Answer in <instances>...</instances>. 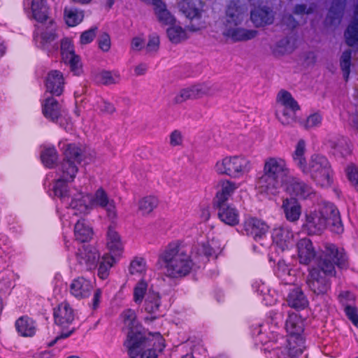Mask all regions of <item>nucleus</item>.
<instances>
[{
  "instance_id": "55",
  "label": "nucleus",
  "mask_w": 358,
  "mask_h": 358,
  "mask_svg": "<svg viewBox=\"0 0 358 358\" xmlns=\"http://www.w3.org/2000/svg\"><path fill=\"white\" fill-rule=\"evenodd\" d=\"M97 76L101 83L105 85L116 83L120 78L119 75L113 76L112 72L109 71H101Z\"/></svg>"
},
{
  "instance_id": "16",
  "label": "nucleus",
  "mask_w": 358,
  "mask_h": 358,
  "mask_svg": "<svg viewBox=\"0 0 358 358\" xmlns=\"http://www.w3.org/2000/svg\"><path fill=\"white\" fill-rule=\"evenodd\" d=\"M213 208L217 210L218 219L230 227L238 224L240 214L234 204L229 202L213 203Z\"/></svg>"
},
{
  "instance_id": "54",
  "label": "nucleus",
  "mask_w": 358,
  "mask_h": 358,
  "mask_svg": "<svg viewBox=\"0 0 358 358\" xmlns=\"http://www.w3.org/2000/svg\"><path fill=\"white\" fill-rule=\"evenodd\" d=\"M129 269L131 275L144 273L146 269L145 260L142 257H136L131 262Z\"/></svg>"
},
{
  "instance_id": "29",
  "label": "nucleus",
  "mask_w": 358,
  "mask_h": 358,
  "mask_svg": "<svg viewBox=\"0 0 358 358\" xmlns=\"http://www.w3.org/2000/svg\"><path fill=\"white\" fill-rule=\"evenodd\" d=\"M15 327L18 334L22 337H32L36 332V322L28 315H22L16 320Z\"/></svg>"
},
{
  "instance_id": "27",
  "label": "nucleus",
  "mask_w": 358,
  "mask_h": 358,
  "mask_svg": "<svg viewBox=\"0 0 358 358\" xmlns=\"http://www.w3.org/2000/svg\"><path fill=\"white\" fill-rule=\"evenodd\" d=\"M92 288L93 286L90 280L83 277H78L71 282L69 290L71 294L75 298L82 299L90 295Z\"/></svg>"
},
{
  "instance_id": "46",
  "label": "nucleus",
  "mask_w": 358,
  "mask_h": 358,
  "mask_svg": "<svg viewBox=\"0 0 358 358\" xmlns=\"http://www.w3.org/2000/svg\"><path fill=\"white\" fill-rule=\"evenodd\" d=\"M159 201L156 196H145L139 201L138 208L143 215H148L158 206Z\"/></svg>"
},
{
  "instance_id": "45",
  "label": "nucleus",
  "mask_w": 358,
  "mask_h": 358,
  "mask_svg": "<svg viewBox=\"0 0 358 358\" xmlns=\"http://www.w3.org/2000/svg\"><path fill=\"white\" fill-rule=\"evenodd\" d=\"M115 258L113 256L105 255L102 257V259L98 266L97 275L101 280L106 279L110 273V269L115 263Z\"/></svg>"
},
{
  "instance_id": "30",
  "label": "nucleus",
  "mask_w": 358,
  "mask_h": 358,
  "mask_svg": "<svg viewBox=\"0 0 358 358\" xmlns=\"http://www.w3.org/2000/svg\"><path fill=\"white\" fill-rule=\"evenodd\" d=\"M63 149L64 158L60 166H63L65 162H67L71 166L75 167L78 171V169L76 163L80 164L82 161L83 151L80 147L76 143H68L64 146Z\"/></svg>"
},
{
  "instance_id": "52",
  "label": "nucleus",
  "mask_w": 358,
  "mask_h": 358,
  "mask_svg": "<svg viewBox=\"0 0 358 358\" xmlns=\"http://www.w3.org/2000/svg\"><path fill=\"white\" fill-rule=\"evenodd\" d=\"M64 62L69 66L73 75L80 76L83 73V66L79 55H76L71 57L68 59L64 60Z\"/></svg>"
},
{
  "instance_id": "24",
  "label": "nucleus",
  "mask_w": 358,
  "mask_h": 358,
  "mask_svg": "<svg viewBox=\"0 0 358 358\" xmlns=\"http://www.w3.org/2000/svg\"><path fill=\"white\" fill-rule=\"evenodd\" d=\"M41 110L43 115L53 123L57 122L62 115L61 106L53 96L47 97L41 102Z\"/></svg>"
},
{
  "instance_id": "36",
  "label": "nucleus",
  "mask_w": 358,
  "mask_h": 358,
  "mask_svg": "<svg viewBox=\"0 0 358 358\" xmlns=\"http://www.w3.org/2000/svg\"><path fill=\"white\" fill-rule=\"evenodd\" d=\"M354 14L355 18L348 26L344 34L345 43L350 47L358 43V3L355 7Z\"/></svg>"
},
{
  "instance_id": "43",
  "label": "nucleus",
  "mask_w": 358,
  "mask_h": 358,
  "mask_svg": "<svg viewBox=\"0 0 358 358\" xmlns=\"http://www.w3.org/2000/svg\"><path fill=\"white\" fill-rule=\"evenodd\" d=\"M43 164L48 169H52L57 164L58 153L54 146L45 148L41 153Z\"/></svg>"
},
{
  "instance_id": "25",
  "label": "nucleus",
  "mask_w": 358,
  "mask_h": 358,
  "mask_svg": "<svg viewBox=\"0 0 358 358\" xmlns=\"http://www.w3.org/2000/svg\"><path fill=\"white\" fill-rule=\"evenodd\" d=\"M250 20L256 27L271 24L274 21V15L268 7H255L250 11Z\"/></svg>"
},
{
  "instance_id": "56",
  "label": "nucleus",
  "mask_w": 358,
  "mask_h": 358,
  "mask_svg": "<svg viewBox=\"0 0 358 358\" xmlns=\"http://www.w3.org/2000/svg\"><path fill=\"white\" fill-rule=\"evenodd\" d=\"M98 28L93 27L83 31L80 36V43L83 45L89 44L94 39Z\"/></svg>"
},
{
  "instance_id": "28",
  "label": "nucleus",
  "mask_w": 358,
  "mask_h": 358,
  "mask_svg": "<svg viewBox=\"0 0 358 358\" xmlns=\"http://www.w3.org/2000/svg\"><path fill=\"white\" fill-rule=\"evenodd\" d=\"M282 209L287 221L295 222L299 220L301 215V206L296 199L286 198L283 199Z\"/></svg>"
},
{
  "instance_id": "47",
  "label": "nucleus",
  "mask_w": 358,
  "mask_h": 358,
  "mask_svg": "<svg viewBox=\"0 0 358 358\" xmlns=\"http://www.w3.org/2000/svg\"><path fill=\"white\" fill-rule=\"evenodd\" d=\"M70 208L76 210L75 215L78 213H85L88 210V206L86 203L85 196L83 193L76 194L71 199L69 203Z\"/></svg>"
},
{
  "instance_id": "2",
  "label": "nucleus",
  "mask_w": 358,
  "mask_h": 358,
  "mask_svg": "<svg viewBox=\"0 0 358 358\" xmlns=\"http://www.w3.org/2000/svg\"><path fill=\"white\" fill-rule=\"evenodd\" d=\"M328 221L331 222L332 231L338 234L343 232L339 210L332 203H325L319 210L306 214L302 230L310 236L319 235L326 228Z\"/></svg>"
},
{
  "instance_id": "49",
  "label": "nucleus",
  "mask_w": 358,
  "mask_h": 358,
  "mask_svg": "<svg viewBox=\"0 0 358 358\" xmlns=\"http://www.w3.org/2000/svg\"><path fill=\"white\" fill-rule=\"evenodd\" d=\"M293 50L294 47L291 45L289 38L288 37H285L276 43L272 51L275 56H280L290 53Z\"/></svg>"
},
{
  "instance_id": "14",
  "label": "nucleus",
  "mask_w": 358,
  "mask_h": 358,
  "mask_svg": "<svg viewBox=\"0 0 358 358\" xmlns=\"http://www.w3.org/2000/svg\"><path fill=\"white\" fill-rule=\"evenodd\" d=\"M285 329L288 334L287 341L305 345L303 336L304 324L302 319L296 313L289 314L285 322Z\"/></svg>"
},
{
  "instance_id": "26",
  "label": "nucleus",
  "mask_w": 358,
  "mask_h": 358,
  "mask_svg": "<svg viewBox=\"0 0 358 358\" xmlns=\"http://www.w3.org/2000/svg\"><path fill=\"white\" fill-rule=\"evenodd\" d=\"M272 239L282 251L288 250L293 243L294 234L288 227H279L273 229Z\"/></svg>"
},
{
  "instance_id": "38",
  "label": "nucleus",
  "mask_w": 358,
  "mask_h": 358,
  "mask_svg": "<svg viewBox=\"0 0 358 358\" xmlns=\"http://www.w3.org/2000/svg\"><path fill=\"white\" fill-rule=\"evenodd\" d=\"M31 11L33 17L38 22L43 23L48 18V7L45 0H32Z\"/></svg>"
},
{
  "instance_id": "35",
  "label": "nucleus",
  "mask_w": 358,
  "mask_h": 358,
  "mask_svg": "<svg viewBox=\"0 0 358 358\" xmlns=\"http://www.w3.org/2000/svg\"><path fill=\"white\" fill-rule=\"evenodd\" d=\"M306 142L303 139H300L297 142L295 150L292 153V159L294 164L301 171L306 173L307 170V162L305 157Z\"/></svg>"
},
{
  "instance_id": "61",
  "label": "nucleus",
  "mask_w": 358,
  "mask_h": 358,
  "mask_svg": "<svg viewBox=\"0 0 358 358\" xmlns=\"http://www.w3.org/2000/svg\"><path fill=\"white\" fill-rule=\"evenodd\" d=\"M74 331H75V328H72L71 330H68V331L62 330L60 334L59 335H57L55 338V339H53L52 341H51L50 343H48V346L52 347L55 344H56L59 340L65 339V338H69L74 333Z\"/></svg>"
},
{
  "instance_id": "31",
  "label": "nucleus",
  "mask_w": 358,
  "mask_h": 358,
  "mask_svg": "<svg viewBox=\"0 0 358 358\" xmlns=\"http://www.w3.org/2000/svg\"><path fill=\"white\" fill-rule=\"evenodd\" d=\"M161 306V297L159 293L152 292L149 293L145 299L144 308L145 312L150 314V317H146L145 320L153 321L159 318L161 315L159 314V308Z\"/></svg>"
},
{
  "instance_id": "44",
  "label": "nucleus",
  "mask_w": 358,
  "mask_h": 358,
  "mask_svg": "<svg viewBox=\"0 0 358 358\" xmlns=\"http://www.w3.org/2000/svg\"><path fill=\"white\" fill-rule=\"evenodd\" d=\"M166 33L169 39L176 44L180 43L188 38L186 31L182 27L177 26L175 24L170 25L166 30Z\"/></svg>"
},
{
  "instance_id": "7",
  "label": "nucleus",
  "mask_w": 358,
  "mask_h": 358,
  "mask_svg": "<svg viewBox=\"0 0 358 358\" xmlns=\"http://www.w3.org/2000/svg\"><path fill=\"white\" fill-rule=\"evenodd\" d=\"M306 175H310L311 179L318 185L329 187L333 184L334 171L328 159L322 155L314 154L310 157Z\"/></svg>"
},
{
  "instance_id": "10",
  "label": "nucleus",
  "mask_w": 358,
  "mask_h": 358,
  "mask_svg": "<svg viewBox=\"0 0 358 358\" xmlns=\"http://www.w3.org/2000/svg\"><path fill=\"white\" fill-rule=\"evenodd\" d=\"M178 6L180 10L189 20V24L187 26L189 31H197L206 27L200 0H181Z\"/></svg>"
},
{
  "instance_id": "58",
  "label": "nucleus",
  "mask_w": 358,
  "mask_h": 358,
  "mask_svg": "<svg viewBox=\"0 0 358 358\" xmlns=\"http://www.w3.org/2000/svg\"><path fill=\"white\" fill-rule=\"evenodd\" d=\"M348 180L358 191V168L354 164L349 165L346 169Z\"/></svg>"
},
{
  "instance_id": "11",
  "label": "nucleus",
  "mask_w": 358,
  "mask_h": 358,
  "mask_svg": "<svg viewBox=\"0 0 358 358\" xmlns=\"http://www.w3.org/2000/svg\"><path fill=\"white\" fill-rule=\"evenodd\" d=\"M285 190L291 196L298 200H307L315 194L313 187L303 180L296 177H290L285 182Z\"/></svg>"
},
{
  "instance_id": "19",
  "label": "nucleus",
  "mask_w": 358,
  "mask_h": 358,
  "mask_svg": "<svg viewBox=\"0 0 358 358\" xmlns=\"http://www.w3.org/2000/svg\"><path fill=\"white\" fill-rule=\"evenodd\" d=\"M243 230L247 236L258 241L262 239L268 232V226L261 219L249 217L243 221Z\"/></svg>"
},
{
  "instance_id": "5",
  "label": "nucleus",
  "mask_w": 358,
  "mask_h": 358,
  "mask_svg": "<svg viewBox=\"0 0 358 358\" xmlns=\"http://www.w3.org/2000/svg\"><path fill=\"white\" fill-rule=\"evenodd\" d=\"M244 12L245 9L241 5L240 0H231L227 5L223 35L234 42L249 41L257 35L256 30L239 27L244 20Z\"/></svg>"
},
{
  "instance_id": "51",
  "label": "nucleus",
  "mask_w": 358,
  "mask_h": 358,
  "mask_svg": "<svg viewBox=\"0 0 358 358\" xmlns=\"http://www.w3.org/2000/svg\"><path fill=\"white\" fill-rule=\"evenodd\" d=\"M148 289V283L142 279L138 282L134 289V301L137 304H141L143 300L146 291Z\"/></svg>"
},
{
  "instance_id": "42",
  "label": "nucleus",
  "mask_w": 358,
  "mask_h": 358,
  "mask_svg": "<svg viewBox=\"0 0 358 358\" xmlns=\"http://www.w3.org/2000/svg\"><path fill=\"white\" fill-rule=\"evenodd\" d=\"M344 8V0H334L332 1L327 15V18L329 19V22L331 24H335L336 20L340 22L343 14Z\"/></svg>"
},
{
  "instance_id": "41",
  "label": "nucleus",
  "mask_w": 358,
  "mask_h": 358,
  "mask_svg": "<svg viewBox=\"0 0 358 358\" xmlns=\"http://www.w3.org/2000/svg\"><path fill=\"white\" fill-rule=\"evenodd\" d=\"M155 6V13L158 20L164 25H173L176 23V18L166 9V5L161 0V3L153 5Z\"/></svg>"
},
{
  "instance_id": "12",
  "label": "nucleus",
  "mask_w": 358,
  "mask_h": 358,
  "mask_svg": "<svg viewBox=\"0 0 358 358\" xmlns=\"http://www.w3.org/2000/svg\"><path fill=\"white\" fill-rule=\"evenodd\" d=\"M61 176L59 178L55 181L52 190L55 196L64 199L69 196L68 182L73 181L77 174V169L65 162L60 167Z\"/></svg>"
},
{
  "instance_id": "57",
  "label": "nucleus",
  "mask_w": 358,
  "mask_h": 358,
  "mask_svg": "<svg viewBox=\"0 0 358 358\" xmlns=\"http://www.w3.org/2000/svg\"><path fill=\"white\" fill-rule=\"evenodd\" d=\"M344 312L349 320L358 328V310L354 306L347 305L345 306Z\"/></svg>"
},
{
  "instance_id": "40",
  "label": "nucleus",
  "mask_w": 358,
  "mask_h": 358,
  "mask_svg": "<svg viewBox=\"0 0 358 358\" xmlns=\"http://www.w3.org/2000/svg\"><path fill=\"white\" fill-rule=\"evenodd\" d=\"M64 17L69 27H75L83 21L84 13L76 7H65Z\"/></svg>"
},
{
  "instance_id": "39",
  "label": "nucleus",
  "mask_w": 358,
  "mask_h": 358,
  "mask_svg": "<svg viewBox=\"0 0 358 358\" xmlns=\"http://www.w3.org/2000/svg\"><path fill=\"white\" fill-rule=\"evenodd\" d=\"M107 246L110 252L119 255L122 250V244L118 233L110 226L107 231Z\"/></svg>"
},
{
  "instance_id": "9",
  "label": "nucleus",
  "mask_w": 358,
  "mask_h": 358,
  "mask_svg": "<svg viewBox=\"0 0 358 358\" xmlns=\"http://www.w3.org/2000/svg\"><path fill=\"white\" fill-rule=\"evenodd\" d=\"M276 99L283 106L282 110H277L275 112L278 120L283 125H289L294 122L296 119V112L300 110V106L291 93L281 90L278 93Z\"/></svg>"
},
{
  "instance_id": "23",
  "label": "nucleus",
  "mask_w": 358,
  "mask_h": 358,
  "mask_svg": "<svg viewBox=\"0 0 358 358\" xmlns=\"http://www.w3.org/2000/svg\"><path fill=\"white\" fill-rule=\"evenodd\" d=\"M210 87L206 84H198L180 90L176 96L175 102L180 103L187 99H194L209 94Z\"/></svg>"
},
{
  "instance_id": "34",
  "label": "nucleus",
  "mask_w": 358,
  "mask_h": 358,
  "mask_svg": "<svg viewBox=\"0 0 358 358\" xmlns=\"http://www.w3.org/2000/svg\"><path fill=\"white\" fill-rule=\"evenodd\" d=\"M74 236L76 240L80 243L88 242L93 236L92 228L87 224L85 220H78L74 227Z\"/></svg>"
},
{
  "instance_id": "48",
  "label": "nucleus",
  "mask_w": 358,
  "mask_h": 358,
  "mask_svg": "<svg viewBox=\"0 0 358 358\" xmlns=\"http://www.w3.org/2000/svg\"><path fill=\"white\" fill-rule=\"evenodd\" d=\"M351 59L352 50L348 49L343 52L340 59V66L345 82H348L350 73Z\"/></svg>"
},
{
  "instance_id": "18",
  "label": "nucleus",
  "mask_w": 358,
  "mask_h": 358,
  "mask_svg": "<svg viewBox=\"0 0 358 358\" xmlns=\"http://www.w3.org/2000/svg\"><path fill=\"white\" fill-rule=\"evenodd\" d=\"M53 317L55 323L66 331L65 329L74 321L75 312L68 302L63 301L54 308Z\"/></svg>"
},
{
  "instance_id": "20",
  "label": "nucleus",
  "mask_w": 358,
  "mask_h": 358,
  "mask_svg": "<svg viewBox=\"0 0 358 358\" xmlns=\"http://www.w3.org/2000/svg\"><path fill=\"white\" fill-rule=\"evenodd\" d=\"M65 80L63 73L58 70L50 71L45 80L46 92H49L51 96H61L64 90Z\"/></svg>"
},
{
  "instance_id": "6",
  "label": "nucleus",
  "mask_w": 358,
  "mask_h": 358,
  "mask_svg": "<svg viewBox=\"0 0 358 358\" xmlns=\"http://www.w3.org/2000/svg\"><path fill=\"white\" fill-rule=\"evenodd\" d=\"M335 265L340 268H347L349 266L348 255L344 248H338L333 243H327L318 261L317 267L315 268L330 278L336 276Z\"/></svg>"
},
{
  "instance_id": "50",
  "label": "nucleus",
  "mask_w": 358,
  "mask_h": 358,
  "mask_svg": "<svg viewBox=\"0 0 358 358\" xmlns=\"http://www.w3.org/2000/svg\"><path fill=\"white\" fill-rule=\"evenodd\" d=\"M60 52L63 61L76 55L72 39L64 38L61 40Z\"/></svg>"
},
{
  "instance_id": "4",
  "label": "nucleus",
  "mask_w": 358,
  "mask_h": 358,
  "mask_svg": "<svg viewBox=\"0 0 358 358\" xmlns=\"http://www.w3.org/2000/svg\"><path fill=\"white\" fill-rule=\"evenodd\" d=\"M288 169L285 159L280 157H268L265 159L263 173L256 180V186L262 192L275 195L278 192L287 176Z\"/></svg>"
},
{
  "instance_id": "33",
  "label": "nucleus",
  "mask_w": 358,
  "mask_h": 358,
  "mask_svg": "<svg viewBox=\"0 0 358 358\" xmlns=\"http://www.w3.org/2000/svg\"><path fill=\"white\" fill-rule=\"evenodd\" d=\"M305 349V345L294 342L293 343L287 341L284 347L278 349V358H295L300 356Z\"/></svg>"
},
{
  "instance_id": "8",
  "label": "nucleus",
  "mask_w": 358,
  "mask_h": 358,
  "mask_svg": "<svg viewBox=\"0 0 358 358\" xmlns=\"http://www.w3.org/2000/svg\"><path fill=\"white\" fill-rule=\"evenodd\" d=\"M250 161L243 155L226 156L218 160L215 170L219 175H224L231 178H241L251 170Z\"/></svg>"
},
{
  "instance_id": "37",
  "label": "nucleus",
  "mask_w": 358,
  "mask_h": 358,
  "mask_svg": "<svg viewBox=\"0 0 358 358\" xmlns=\"http://www.w3.org/2000/svg\"><path fill=\"white\" fill-rule=\"evenodd\" d=\"M288 305L296 310H303L308 304L306 296L301 289H294L288 294Z\"/></svg>"
},
{
  "instance_id": "63",
  "label": "nucleus",
  "mask_w": 358,
  "mask_h": 358,
  "mask_svg": "<svg viewBox=\"0 0 358 358\" xmlns=\"http://www.w3.org/2000/svg\"><path fill=\"white\" fill-rule=\"evenodd\" d=\"M159 38L157 35L150 36L147 44V50L148 52L155 51L159 48Z\"/></svg>"
},
{
  "instance_id": "3",
  "label": "nucleus",
  "mask_w": 358,
  "mask_h": 358,
  "mask_svg": "<svg viewBox=\"0 0 358 358\" xmlns=\"http://www.w3.org/2000/svg\"><path fill=\"white\" fill-rule=\"evenodd\" d=\"M159 262L163 264L166 276L173 279L188 275L194 264L191 256L181 249L178 242L168 244L159 255Z\"/></svg>"
},
{
  "instance_id": "13",
  "label": "nucleus",
  "mask_w": 358,
  "mask_h": 358,
  "mask_svg": "<svg viewBox=\"0 0 358 358\" xmlns=\"http://www.w3.org/2000/svg\"><path fill=\"white\" fill-rule=\"evenodd\" d=\"M306 282L309 289L316 295L327 294L331 287L330 278L323 275L321 271L316 268L309 270Z\"/></svg>"
},
{
  "instance_id": "62",
  "label": "nucleus",
  "mask_w": 358,
  "mask_h": 358,
  "mask_svg": "<svg viewBox=\"0 0 358 358\" xmlns=\"http://www.w3.org/2000/svg\"><path fill=\"white\" fill-rule=\"evenodd\" d=\"M41 38L42 45H45L54 41L57 38V34L55 31H44L41 34Z\"/></svg>"
},
{
  "instance_id": "22",
  "label": "nucleus",
  "mask_w": 358,
  "mask_h": 358,
  "mask_svg": "<svg viewBox=\"0 0 358 358\" xmlns=\"http://www.w3.org/2000/svg\"><path fill=\"white\" fill-rule=\"evenodd\" d=\"M238 188L236 182L228 179H222L217 184V189L213 203H227Z\"/></svg>"
},
{
  "instance_id": "53",
  "label": "nucleus",
  "mask_w": 358,
  "mask_h": 358,
  "mask_svg": "<svg viewBox=\"0 0 358 358\" xmlns=\"http://www.w3.org/2000/svg\"><path fill=\"white\" fill-rule=\"evenodd\" d=\"M322 122V116L320 113H314L307 117L306 120L301 122L305 129H310L320 127Z\"/></svg>"
},
{
  "instance_id": "60",
  "label": "nucleus",
  "mask_w": 358,
  "mask_h": 358,
  "mask_svg": "<svg viewBox=\"0 0 358 358\" xmlns=\"http://www.w3.org/2000/svg\"><path fill=\"white\" fill-rule=\"evenodd\" d=\"M316 6L313 3L308 8L305 4H296L294 9V13L296 15H303L313 13Z\"/></svg>"
},
{
  "instance_id": "21",
  "label": "nucleus",
  "mask_w": 358,
  "mask_h": 358,
  "mask_svg": "<svg viewBox=\"0 0 358 358\" xmlns=\"http://www.w3.org/2000/svg\"><path fill=\"white\" fill-rule=\"evenodd\" d=\"M299 262L303 265H309L316 257L317 252L313 242L308 238L299 239L296 243Z\"/></svg>"
},
{
  "instance_id": "15",
  "label": "nucleus",
  "mask_w": 358,
  "mask_h": 358,
  "mask_svg": "<svg viewBox=\"0 0 358 358\" xmlns=\"http://www.w3.org/2000/svg\"><path fill=\"white\" fill-rule=\"evenodd\" d=\"M77 262L86 270L96 268L100 254L96 248L92 245H83L76 253Z\"/></svg>"
},
{
  "instance_id": "32",
  "label": "nucleus",
  "mask_w": 358,
  "mask_h": 358,
  "mask_svg": "<svg viewBox=\"0 0 358 358\" xmlns=\"http://www.w3.org/2000/svg\"><path fill=\"white\" fill-rule=\"evenodd\" d=\"M149 342L144 350L143 357L157 358L156 351L162 352L165 348L164 340L159 333L152 335V339L148 338Z\"/></svg>"
},
{
  "instance_id": "59",
  "label": "nucleus",
  "mask_w": 358,
  "mask_h": 358,
  "mask_svg": "<svg viewBox=\"0 0 358 358\" xmlns=\"http://www.w3.org/2000/svg\"><path fill=\"white\" fill-rule=\"evenodd\" d=\"M98 45L99 48L103 51V52H108L110 49L111 46V42H110V37L109 34L106 32H103L99 36L98 41Z\"/></svg>"
},
{
  "instance_id": "17",
  "label": "nucleus",
  "mask_w": 358,
  "mask_h": 358,
  "mask_svg": "<svg viewBox=\"0 0 358 358\" xmlns=\"http://www.w3.org/2000/svg\"><path fill=\"white\" fill-rule=\"evenodd\" d=\"M90 204L92 206L104 209L110 220H115L117 217L115 203L113 199H109L108 194L101 187L96 190L90 201Z\"/></svg>"
},
{
  "instance_id": "1",
  "label": "nucleus",
  "mask_w": 358,
  "mask_h": 358,
  "mask_svg": "<svg viewBox=\"0 0 358 358\" xmlns=\"http://www.w3.org/2000/svg\"><path fill=\"white\" fill-rule=\"evenodd\" d=\"M122 330L127 331L124 346L130 358H143L145 348L149 342L143 332V327L137 318L136 311L131 308L124 310L119 316Z\"/></svg>"
},
{
  "instance_id": "64",
  "label": "nucleus",
  "mask_w": 358,
  "mask_h": 358,
  "mask_svg": "<svg viewBox=\"0 0 358 358\" xmlns=\"http://www.w3.org/2000/svg\"><path fill=\"white\" fill-rule=\"evenodd\" d=\"M182 138L181 132L178 130H174L170 135V144L172 146H177L182 144Z\"/></svg>"
}]
</instances>
